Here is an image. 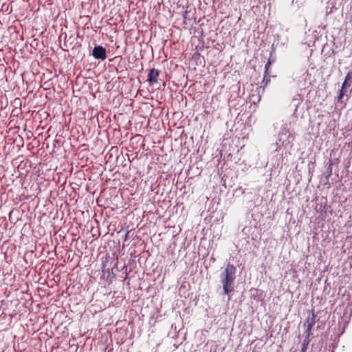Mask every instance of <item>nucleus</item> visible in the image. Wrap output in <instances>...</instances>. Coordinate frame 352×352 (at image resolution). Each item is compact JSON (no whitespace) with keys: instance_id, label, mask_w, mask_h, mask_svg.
I'll return each mask as SVG.
<instances>
[{"instance_id":"nucleus-1","label":"nucleus","mask_w":352,"mask_h":352,"mask_svg":"<svg viewBox=\"0 0 352 352\" xmlns=\"http://www.w3.org/2000/svg\"><path fill=\"white\" fill-rule=\"evenodd\" d=\"M236 267L228 263L221 274V281L224 294L229 295L233 291V284L236 279Z\"/></svg>"},{"instance_id":"nucleus-2","label":"nucleus","mask_w":352,"mask_h":352,"mask_svg":"<svg viewBox=\"0 0 352 352\" xmlns=\"http://www.w3.org/2000/svg\"><path fill=\"white\" fill-rule=\"evenodd\" d=\"M351 80H352V72H349L346 76L345 79L342 85V87L339 91V94L338 96V100H341L345 93L346 92V89L349 87L351 85Z\"/></svg>"},{"instance_id":"nucleus-3","label":"nucleus","mask_w":352,"mask_h":352,"mask_svg":"<svg viewBox=\"0 0 352 352\" xmlns=\"http://www.w3.org/2000/svg\"><path fill=\"white\" fill-rule=\"evenodd\" d=\"M92 55L96 59L104 60L107 58L106 49L102 46H95L92 52Z\"/></svg>"},{"instance_id":"nucleus-4","label":"nucleus","mask_w":352,"mask_h":352,"mask_svg":"<svg viewBox=\"0 0 352 352\" xmlns=\"http://www.w3.org/2000/svg\"><path fill=\"white\" fill-rule=\"evenodd\" d=\"M158 76L159 71L156 69H151L148 74L147 80L150 82V84H155L157 82Z\"/></svg>"},{"instance_id":"nucleus-5","label":"nucleus","mask_w":352,"mask_h":352,"mask_svg":"<svg viewBox=\"0 0 352 352\" xmlns=\"http://www.w3.org/2000/svg\"><path fill=\"white\" fill-rule=\"evenodd\" d=\"M316 314L314 310H311V315L307 318L305 325H306V327L313 328L316 324Z\"/></svg>"},{"instance_id":"nucleus-6","label":"nucleus","mask_w":352,"mask_h":352,"mask_svg":"<svg viewBox=\"0 0 352 352\" xmlns=\"http://www.w3.org/2000/svg\"><path fill=\"white\" fill-rule=\"evenodd\" d=\"M309 342H310V339H305L304 340L303 343L302 344L300 352H306Z\"/></svg>"},{"instance_id":"nucleus-7","label":"nucleus","mask_w":352,"mask_h":352,"mask_svg":"<svg viewBox=\"0 0 352 352\" xmlns=\"http://www.w3.org/2000/svg\"><path fill=\"white\" fill-rule=\"evenodd\" d=\"M270 81V74L264 73L263 79L262 83L265 87L268 84V82Z\"/></svg>"},{"instance_id":"nucleus-8","label":"nucleus","mask_w":352,"mask_h":352,"mask_svg":"<svg viewBox=\"0 0 352 352\" xmlns=\"http://www.w3.org/2000/svg\"><path fill=\"white\" fill-rule=\"evenodd\" d=\"M312 329L311 327H306V331H305V334H306V338L305 339H309V338L312 336Z\"/></svg>"},{"instance_id":"nucleus-9","label":"nucleus","mask_w":352,"mask_h":352,"mask_svg":"<svg viewBox=\"0 0 352 352\" xmlns=\"http://www.w3.org/2000/svg\"><path fill=\"white\" fill-rule=\"evenodd\" d=\"M271 65H272V63H267L265 64L264 73H266V74L270 73V68Z\"/></svg>"},{"instance_id":"nucleus-10","label":"nucleus","mask_w":352,"mask_h":352,"mask_svg":"<svg viewBox=\"0 0 352 352\" xmlns=\"http://www.w3.org/2000/svg\"><path fill=\"white\" fill-rule=\"evenodd\" d=\"M332 174V164H330L327 168V176L329 177Z\"/></svg>"},{"instance_id":"nucleus-11","label":"nucleus","mask_w":352,"mask_h":352,"mask_svg":"<svg viewBox=\"0 0 352 352\" xmlns=\"http://www.w3.org/2000/svg\"><path fill=\"white\" fill-rule=\"evenodd\" d=\"M274 62V60L271 59L270 58L268 59L267 62V63H272V64Z\"/></svg>"},{"instance_id":"nucleus-12","label":"nucleus","mask_w":352,"mask_h":352,"mask_svg":"<svg viewBox=\"0 0 352 352\" xmlns=\"http://www.w3.org/2000/svg\"><path fill=\"white\" fill-rule=\"evenodd\" d=\"M254 1L259 3L260 0H254Z\"/></svg>"}]
</instances>
